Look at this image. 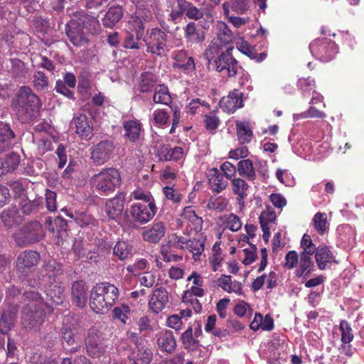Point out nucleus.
<instances>
[{"label":"nucleus","instance_id":"f257e3e1","mask_svg":"<svg viewBox=\"0 0 364 364\" xmlns=\"http://www.w3.org/2000/svg\"><path fill=\"white\" fill-rule=\"evenodd\" d=\"M23 306L21 316L22 328L27 331H38L46 319L45 309L52 313L53 307L44 301L43 297L36 291H25L22 296Z\"/></svg>","mask_w":364,"mask_h":364},{"label":"nucleus","instance_id":"f03ea898","mask_svg":"<svg viewBox=\"0 0 364 364\" xmlns=\"http://www.w3.org/2000/svg\"><path fill=\"white\" fill-rule=\"evenodd\" d=\"M71 20L65 25V33L70 42L81 47L88 42L87 33L97 34L101 30L98 19L85 11H76L71 14Z\"/></svg>","mask_w":364,"mask_h":364},{"label":"nucleus","instance_id":"7ed1b4c3","mask_svg":"<svg viewBox=\"0 0 364 364\" xmlns=\"http://www.w3.org/2000/svg\"><path fill=\"white\" fill-rule=\"evenodd\" d=\"M41 106V99L28 86H21L11 102V107L22 124H28L36 120Z\"/></svg>","mask_w":364,"mask_h":364},{"label":"nucleus","instance_id":"20e7f679","mask_svg":"<svg viewBox=\"0 0 364 364\" xmlns=\"http://www.w3.org/2000/svg\"><path fill=\"white\" fill-rule=\"evenodd\" d=\"M119 295L115 285L107 282L98 283L90 292V308L97 314H105L115 304Z\"/></svg>","mask_w":364,"mask_h":364},{"label":"nucleus","instance_id":"39448f33","mask_svg":"<svg viewBox=\"0 0 364 364\" xmlns=\"http://www.w3.org/2000/svg\"><path fill=\"white\" fill-rule=\"evenodd\" d=\"M90 184L93 191L99 195H111L122 184L121 173L115 168H104L90 178Z\"/></svg>","mask_w":364,"mask_h":364},{"label":"nucleus","instance_id":"423d86ee","mask_svg":"<svg viewBox=\"0 0 364 364\" xmlns=\"http://www.w3.org/2000/svg\"><path fill=\"white\" fill-rule=\"evenodd\" d=\"M159 25L161 28L154 27L146 29L143 36L146 52L156 57H162L165 55L168 43L167 33L170 32V26L165 20L159 21Z\"/></svg>","mask_w":364,"mask_h":364},{"label":"nucleus","instance_id":"0eeeda50","mask_svg":"<svg viewBox=\"0 0 364 364\" xmlns=\"http://www.w3.org/2000/svg\"><path fill=\"white\" fill-rule=\"evenodd\" d=\"M63 268L60 263L55 260L44 262L41 269L36 275L37 278L28 279L29 286L35 287L42 284H53L60 282V277L63 275Z\"/></svg>","mask_w":364,"mask_h":364},{"label":"nucleus","instance_id":"6e6552de","mask_svg":"<svg viewBox=\"0 0 364 364\" xmlns=\"http://www.w3.org/2000/svg\"><path fill=\"white\" fill-rule=\"evenodd\" d=\"M43 237V226L38 221H33L24 225L14 235L16 245L21 247L36 243Z\"/></svg>","mask_w":364,"mask_h":364},{"label":"nucleus","instance_id":"1a4fd4ad","mask_svg":"<svg viewBox=\"0 0 364 364\" xmlns=\"http://www.w3.org/2000/svg\"><path fill=\"white\" fill-rule=\"evenodd\" d=\"M312 55L321 62L327 63L336 57L338 53L336 43L328 38H316L309 45Z\"/></svg>","mask_w":364,"mask_h":364},{"label":"nucleus","instance_id":"9d476101","mask_svg":"<svg viewBox=\"0 0 364 364\" xmlns=\"http://www.w3.org/2000/svg\"><path fill=\"white\" fill-rule=\"evenodd\" d=\"M41 255L35 250H26L18 255L16 260V272L21 278L28 277L39 264Z\"/></svg>","mask_w":364,"mask_h":364},{"label":"nucleus","instance_id":"9b49d317","mask_svg":"<svg viewBox=\"0 0 364 364\" xmlns=\"http://www.w3.org/2000/svg\"><path fill=\"white\" fill-rule=\"evenodd\" d=\"M152 19V12L149 9L137 6L135 12L132 14L127 22L128 28L134 32L138 37H143L146 33V25Z\"/></svg>","mask_w":364,"mask_h":364},{"label":"nucleus","instance_id":"f8f14e48","mask_svg":"<svg viewBox=\"0 0 364 364\" xmlns=\"http://www.w3.org/2000/svg\"><path fill=\"white\" fill-rule=\"evenodd\" d=\"M114 148L112 141L102 140L91 147L90 160L95 166H102L112 158Z\"/></svg>","mask_w":364,"mask_h":364},{"label":"nucleus","instance_id":"ddd939ff","mask_svg":"<svg viewBox=\"0 0 364 364\" xmlns=\"http://www.w3.org/2000/svg\"><path fill=\"white\" fill-rule=\"evenodd\" d=\"M233 46L228 47L224 53H221L215 59V67L218 72L226 71L229 77H235L241 67L237 60L232 56Z\"/></svg>","mask_w":364,"mask_h":364},{"label":"nucleus","instance_id":"4468645a","mask_svg":"<svg viewBox=\"0 0 364 364\" xmlns=\"http://www.w3.org/2000/svg\"><path fill=\"white\" fill-rule=\"evenodd\" d=\"M85 344L87 353L92 358H100L106 351V346L102 342V333L95 327L89 329L87 336L85 338Z\"/></svg>","mask_w":364,"mask_h":364},{"label":"nucleus","instance_id":"2eb2a0df","mask_svg":"<svg viewBox=\"0 0 364 364\" xmlns=\"http://www.w3.org/2000/svg\"><path fill=\"white\" fill-rule=\"evenodd\" d=\"M157 208L155 203H144L138 202L131 206V215L139 223L144 224L150 221L156 215Z\"/></svg>","mask_w":364,"mask_h":364},{"label":"nucleus","instance_id":"dca6fc26","mask_svg":"<svg viewBox=\"0 0 364 364\" xmlns=\"http://www.w3.org/2000/svg\"><path fill=\"white\" fill-rule=\"evenodd\" d=\"M18 310V304L14 301H5V307L0 318V332L7 334L13 326Z\"/></svg>","mask_w":364,"mask_h":364},{"label":"nucleus","instance_id":"f3484780","mask_svg":"<svg viewBox=\"0 0 364 364\" xmlns=\"http://www.w3.org/2000/svg\"><path fill=\"white\" fill-rule=\"evenodd\" d=\"M125 193H118L114 198L107 199L105 202V211L109 220H117L124 210Z\"/></svg>","mask_w":364,"mask_h":364},{"label":"nucleus","instance_id":"a211bd4d","mask_svg":"<svg viewBox=\"0 0 364 364\" xmlns=\"http://www.w3.org/2000/svg\"><path fill=\"white\" fill-rule=\"evenodd\" d=\"M75 133L85 141H90L93 136V127L91 119L85 114H80L73 119Z\"/></svg>","mask_w":364,"mask_h":364},{"label":"nucleus","instance_id":"6ab92c4d","mask_svg":"<svg viewBox=\"0 0 364 364\" xmlns=\"http://www.w3.org/2000/svg\"><path fill=\"white\" fill-rule=\"evenodd\" d=\"M244 94L239 90L235 89L228 96L222 97L220 100V106L222 109L230 114L235 112L237 109L244 106Z\"/></svg>","mask_w":364,"mask_h":364},{"label":"nucleus","instance_id":"aec40b11","mask_svg":"<svg viewBox=\"0 0 364 364\" xmlns=\"http://www.w3.org/2000/svg\"><path fill=\"white\" fill-rule=\"evenodd\" d=\"M168 302L167 290L161 287L156 288L149 299V309L154 314H159L164 309Z\"/></svg>","mask_w":364,"mask_h":364},{"label":"nucleus","instance_id":"412c9836","mask_svg":"<svg viewBox=\"0 0 364 364\" xmlns=\"http://www.w3.org/2000/svg\"><path fill=\"white\" fill-rule=\"evenodd\" d=\"M172 59L175 60L173 67L183 71L192 72L196 69V64L192 56L188 55V51L185 49H180L173 51Z\"/></svg>","mask_w":364,"mask_h":364},{"label":"nucleus","instance_id":"4be33fe9","mask_svg":"<svg viewBox=\"0 0 364 364\" xmlns=\"http://www.w3.org/2000/svg\"><path fill=\"white\" fill-rule=\"evenodd\" d=\"M87 287L82 280L75 281L71 286L72 302L79 308H84L87 302Z\"/></svg>","mask_w":364,"mask_h":364},{"label":"nucleus","instance_id":"5701e85b","mask_svg":"<svg viewBox=\"0 0 364 364\" xmlns=\"http://www.w3.org/2000/svg\"><path fill=\"white\" fill-rule=\"evenodd\" d=\"M48 302L55 306L63 305L65 299V287L61 282L48 284L46 289Z\"/></svg>","mask_w":364,"mask_h":364},{"label":"nucleus","instance_id":"b1692460","mask_svg":"<svg viewBox=\"0 0 364 364\" xmlns=\"http://www.w3.org/2000/svg\"><path fill=\"white\" fill-rule=\"evenodd\" d=\"M208 180L210 188L213 193L222 192L228 185V179L216 168L208 171Z\"/></svg>","mask_w":364,"mask_h":364},{"label":"nucleus","instance_id":"393cba45","mask_svg":"<svg viewBox=\"0 0 364 364\" xmlns=\"http://www.w3.org/2000/svg\"><path fill=\"white\" fill-rule=\"evenodd\" d=\"M75 331V328L74 325L69 321V318L64 319L63 326L60 331V339L63 345L66 343L68 346H73L76 344ZM78 349L79 347L76 346L70 349V352L75 353Z\"/></svg>","mask_w":364,"mask_h":364},{"label":"nucleus","instance_id":"a878e982","mask_svg":"<svg viewBox=\"0 0 364 364\" xmlns=\"http://www.w3.org/2000/svg\"><path fill=\"white\" fill-rule=\"evenodd\" d=\"M159 348L168 353H172L176 348V341L171 331L166 330L156 335Z\"/></svg>","mask_w":364,"mask_h":364},{"label":"nucleus","instance_id":"bb28decb","mask_svg":"<svg viewBox=\"0 0 364 364\" xmlns=\"http://www.w3.org/2000/svg\"><path fill=\"white\" fill-rule=\"evenodd\" d=\"M67 215L73 218L76 224L82 228H97L98 220L93 215L85 211H75V213H68Z\"/></svg>","mask_w":364,"mask_h":364},{"label":"nucleus","instance_id":"cd10ccee","mask_svg":"<svg viewBox=\"0 0 364 364\" xmlns=\"http://www.w3.org/2000/svg\"><path fill=\"white\" fill-rule=\"evenodd\" d=\"M124 138L130 142L139 141L142 131V124L137 119H129L123 122Z\"/></svg>","mask_w":364,"mask_h":364},{"label":"nucleus","instance_id":"c85d7f7f","mask_svg":"<svg viewBox=\"0 0 364 364\" xmlns=\"http://www.w3.org/2000/svg\"><path fill=\"white\" fill-rule=\"evenodd\" d=\"M166 228L162 222L154 223L149 228L143 230L142 238L150 243H157L164 236Z\"/></svg>","mask_w":364,"mask_h":364},{"label":"nucleus","instance_id":"c756f323","mask_svg":"<svg viewBox=\"0 0 364 364\" xmlns=\"http://www.w3.org/2000/svg\"><path fill=\"white\" fill-rule=\"evenodd\" d=\"M158 81L159 77L155 73L150 71L143 72L139 79L138 90L142 93L150 92L159 85Z\"/></svg>","mask_w":364,"mask_h":364},{"label":"nucleus","instance_id":"7c9ffc66","mask_svg":"<svg viewBox=\"0 0 364 364\" xmlns=\"http://www.w3.org/2000/svg\"><path fill=\"white\" fill-rule=\"evenodd\" d=\"M184 38L188 43L198 44L205 39V33L197 28L196 23L191 21L183 28Z\"/></svg>","mask_w":364,"mask_h":364},{"label":"nucleus","instance_id":"2f4dec72","mask_svg":"<svg viewBox=\"0 0 364 364\" xmlns=\"http://www.w3.org/2000/svg\"><path fill=\"white\" fill-rule=\"evenodd\" d=\"M311 255L306 253L300 254L299 267L295 270L296 277L306 278L311 274L314 268V264L311 257Z\"/></svg>","mask_w":364,"mask_h":364},{"label":"nucleus","instance_id":"473e14b6","mask_svg":"<svg viewBox=\"0 0 364 364\" xmlns=\"http://www.w3.org/2000/svg\"><path fill=\"white\" fill-rule=\"evenodd\" d=\"M152 352L151 349L146 347H138L129 356L130 364H149L152 360Z\"/></svg>","mask_w":364,"mask_h":364},{"label":"nucleus","instance_id":"72a5a7b5","mask_svg":"<svg viewBox=\"0 0 364 364\" xmlns=\"http://www.w3.org/2000/svg\"><path fill=\"white\" fill-rule=\"evenodd\" d=\"M160 161H178L183 156V149L180 146L171 148L168 145L163 146L158 151Z\"/></svg>","mask_w":364,"mask_h":364},{"label":"nucleus","instance_id":"f704fd0d","mask_svg":"<svg viewBox=\"0 0 364 364\" xmlns=\"http://www.w3.org/2000/svg\"><path fill=\"white\" fill-rule=\"evenodd\" d=\"M124 9L121 6H111L107 11L102 23L106 28H113L122 18Z\"/></svg>","mask_w":364,"mask_h":364},{"label":"nucleus","instance_id":"c9c22d12","mask_svg":"<svg viewBox=\"0 0 364 364\" xmlns=\"http://www.w3.org/2000/svg\"><path fill=\"white\" fill-rule=\"evenodd\" d=\"M222 8L225 16H228L230 9L237 14H244L249 9L248 0H230L223 4Z\"/></svg>","mask_w":364,"mask_h":364},{"label":"nucleus","instance_id":"e433bc0d","mask_svg":"<svg viewBox=\"0 0 364 364\" xmlns=\"http://www.w3.org/2000/svg\"><path fill=\"white\" fill-rule=\"evenodd\" d=\"M14 132L7 124L0 123V154L11 147Z\"/></svg>","mask_w":364,"mask_h":364},{"label":"nucleus","instance_id":"4c0bfd02","mask_svg":"<svg viewBox=\"0 0 364 364\" xmlns=\"http://www.w3.org/2000/svg\"><path fill=\"white\" fill-rule=\"evenodd\" d=\"M217 37L213 40L224 46L225 49L232 46V33L228 25L225 23H220L218 25Z\"/></svg>","mask_w":364,"mask_h":364},{"label":"nucleus","instance_id":"58836bf2","mask_svg":"<svg viewBox=\"0 0 364 364\" xmlns=\"http://www.w3.org/2000/svg\"><path fill=\"white\" fill-rule=\"evenodd\" d=\"M237 136L240 144H249L253 137V133L249 122L237 121L235 123Z\"/></svg>","mask_w":364,"mask_h":364},{"label":"nucleus","instance_id":"ea45409f","mask_svg":"<svg viewBox=\"0 0 364 364\" xmlns=\"http://www.w3.org/2000/svg\"><path fill=\"white\" fill-rule=\"evenodd\" d=\"M333 257V254L326 246H319L315 251L316 262L321 270L326 268L327 264L331 262Z\"/></svg>","mask_w":364,"mask_h":364},{"label":"nucleus","instance_id":"a19ab883","mask_svg":"<svg viewBox=\"0 0 364 364\" xmlns=\"http://www.w3.org/2000/svg\"><path fill=\"white\" fill-rule=\"evenodd\" d=\"M237 171L241 177L248 181H254L256 179V172L252 160L242 159L237 163Z\"/></svg>","mask_w":364,"mask_h":364},{"label":"nucleus","instance_id":"79ce46f5","mask_svg":"<svg viewBox=\"0 0 364 364\" xmlns=\"http://www.w3.org/2000/svg\"><path fill=\"white\" fill-rule=\"evenodd\" d=\"M133 246L125 241H118L113 247L114 256L124 261L132 257Z\"/></svg>","mask_w":364,"mask_h":364},{"label":"nucleus","instance_id":"37998d69","mask_svg":"<svg viewBox=\"0 0 364 364\" xmlns=\"http://www.w3.org/2000/svg\"><path fill=\"white\" fill-rule=\"evenodd\" d=\"M153 101L156 104L170 106L172 104V97L168 88L165 85H158L154 90Z\"/></svg>","mask_w":364,"mask_h":364},{"label":"nucleus","instance_id":"c03bdc74","mask_svg":"<svg viewBox=\"0 0 364 364\" xmlns=\"http://www.w3.org/2000/svg\"><path fill=\"white\" fill-rule=\"evenodd\" d=\"M232 192L237 195V200L240 203H244V199L247 197V191L249 185L246 181L240 178H234L231 180Z\"/></svg>","mask_w":364,"mask_h":364},{"label":"nucleus","instance_id":"a18cd8bd","mask_svg":"<svg viewBox=\"0 0 364 364\" xmlns=\"http://www.w3.org/2000/svg\"><path fill=\"white\" fill-rule=\"evenodd\" d=\"M9 72L13 77L21 79L26 76L28 68L23 61L18 58H14L9 60Z\"/></svg>","mask_w":364,"mask_h":364},{"label":"nucleus","instance_id":"49530a36","mask_svg":"<svg viewBox=\"0 0 364 364\" xmlns=\"http://www.w3.org/2000/svg\"><path fill=\"white\" fill-rule=\"evenodd\" d=\"M1 219L8 228H11L21 221V216L16 208H9L3 211L1 214Z\"/></svg>","mask_w":364,"mask_h":364},{"label":"nucleus","instance_id":"de8ad7c7","mask_svg":"<svg viewBox=\"0 0 364 364\" xmlns=\"http://www.w3.org/2000/svg\"><path fill=\"white\" fill-rule=\"evenodd\" d=\"M225 48L220 44L212 40L204 51L203 56L208 63L213 61L215 63V59L220 55L221 53H224Z\"/></svg>","mask_w":364,"mask_h":364},{"label":"nucleus","instance_id":"09e8293b","mask_svg":"<svg viewBox=\"0 0 364 364\" xmlns=\"http://www.w3.org/2000/svg\"><path fill=\"white\" fill-rule=\"evenodd\" d=\"M219 286L225 291L240 294L241 284L237 282H232L230 275L223 274L218 279Z\"/></svg>","mask_w":364,"mask_h":364},{"label":"nucleus","instance_id":"8fccbe9b","mask_svg":"<svg viewBox=\"0 0 364 364\" xmlns=\"http://www.w3.org/2000/svg\"><path fill=\"white\" fill-rule=\"evenodd\" d=\"M33 86L38 92L48 91L49 87L48 76L43 71H36L33 76Z\"/></svg>","mask_w":364,"mask_h":364},{"label":"nucleus","instance_id":"3c124183","mask_svg":"<svg viewBox=\"0 0 364 364\" xmlns=\"http://www.w3.org/2000/svg\"><path fill=\"white\" fill-rule=\"evenodd\" d=\"M41 205V200L40 199L31 200L27 198L23 199L19 204L22 213L27 215L37 213Z\"/></svg>","mask_w":364,"mask_h":364},{"label":"nucleus","instance_id":"603ef678","mask_svg":"<svg viewBox=\"0 0 364 364\" xmlns=\"http://www.w3.org/2000/svg\"><path fill=\"white\" fill-rule=\"evenodd\" d=\"M141 39L143 40V37H138L137 35H134V32L129 30L123 40L122 46L125 49L139 50L141 48V44L139 42Z\"/></svg>","mask_w":364,"mask_h":364},{"label":"nucleus","instance_id":"864d4df0","mask_svg":"<svg viewBox=\"0 0 364 364\" xmlns=\"http://www.w3.org/2000/svg\"><path fill=\"white\" fill-rule=\"evenodd\" d=\"M176 6L173 7L169 14L168 21H171L173 23L176 24L179 22V19L186 11V0H176Z\"/></svg>","mask_w":364,"mask_h":364},{"label":"nucleus","instance_id":"5fc2aeb1","mask_svg":"<svg viewBox=\"0 0 364 364\" xmlns=\"http://www.w3.org/2000/svg\"><path fill=\"white\" fill-rule=\"evenodd\" d=\"M228 204V200L223 196H211L207 203L208 210H215L218 213L223 212Z\"/></svg>","mask_w":364,"mask_h":364},{"label":"nucleus","instance_id":"6e6d98bb","mask_svg":"<svg viewBox=\"0 0 364 364\" xmlns=\"http://www.w3.org/2000/svg\"><path fill=\"white\" fill-rule=\"evenodd\" d=\"M221 220L226 228H228L232 232H237L240 230L242 223L240 218L234 213L224 215Z\"/></svg>","mask_w":364,"mask_h":364},{"label":"nucleus","instance_id":"4d7b16f0","mask_svg":"<svg viewBox=\"0 0 364 364\" xmlns=\"http://www.w3.org/2000/svg\"><path fill=\"white\" fill-rule=\"evenodd\" d=\"M1 159L8 173L14 171L18 168L21 161L20 156L15 152H11L1 157Z\"/></svg>","mask_w":364,"mask_h":364},{"label":"nucleus","instance_id":"13d9d810","mask_svg":"<svg viewBox=\"0 0 364 364\" xmlns=\"http://www.w3.org/2000/svg\"><path fill=\"white\" fill-rule=\"evenodd\" d=\"M313 223L317 232L321 235H324L328 229L326 214L325 213H316L314 216Z\"/></svg>","mask_w":364,"mask_h":364},{"label":"nucleus","instance_id":"bf43d9fd","mask_svg":"<svg viewBox=\"0 0 364 364\" xmlns=\"http://www.w3.org/2000/svg\"><path fill=\"white\" fill-rule=\"evenodd\" d=\"M185 250H189L193 254L194 260H198L204 251V245L200 239H190L188 245Z\"/></svg>","mask_w":364,"mask_h":364},{"label":"nucleus","instance_id":"052dcab7","mask_svg":"<svg viewBox=\"0 0 364 364\" xmlns=\"http://www.w3.org/2000/svg\"><path fill=\"white\" fill-rule=\"evenodd\" d=\"M181 341L186 349H193L198 345V341L193 337L192 327H188L182 333Z\"/></svg>","mask_w":364,"mask_h":364},{"label":"nucleus","instance_id":"680f3d73","mask_svg":"<svg viewBox=\"0 0 364 364\" xmlns=\"http://www.w3.org/2000/svg\"><path fill=\"white\" fill-rule=\"evenodd\" d=\"M326 117V114L323 112L320 111L318 109H316L315 107L311 105L306 111L298 114L294 116V119H306V118H319V119H323Z\"/></svg>","mask_w":364,"mask_h":364},{"label":"nucleus","instance_id":"e2e57ef3","mask_svg":"<svg viewBox=\"0 0 364 364\" xmlns=\"http://www.w3.org/2000/svg\"><path fill=\"white\" fill-rule=\"evenodd\" d=\"M340 330L341 332V341L344 344L350 343L353 339V334L350 323L346 320L340 322Z\"/></svg>","mask_w":364,"mask_h":364},{"label":"nucleus","instance_id":"0e129e2a","mask_svg":"<svg viewBox=\"0 0 364 364\" xmlns=\"http://www.w3.org/2000/svg\"><path fill=\"white\" fill-rule=\"evenodd\" d=\"M113 317L119 319L122 323L126 324L129 319L130 308L129 306L122 304L113 309Z\"/></svg>","mask_w":364,"mask_h":364},{"label":"nucleus","instance_id":"69168bd1","mask_svg":"<svg viewBox=\"0 0 364 364\" xmlns=\"http://www.w3.org/2000/svg\"><path fill=\"white\" fill-rule=\"evenodd\" d=\"M149 268V262L147 259L141 258L137 259L134 264H129L127 267V271L134 275H138L141 271Z\"/></svg>","mask_w":364,"mask_h":364},{"label":"nucleus","instance_id":"338daca9","mask_svg":"<svg viewBox=\"0 0 364 364\" xmlns=\"http://www.w3.org/2000/svg\"><path fill=\"white\" fill-rule=\"evenodd\" d=\"M154 124L163 127L166 125L169 119V114L165 109H156L153 112Z\"/></svg>","mask_w":364,"mask_h":364},{"label":"nucleus","instance_id":"774afa93","mask_svg":"<svg viewBox=\"0 0 364 364\" xmlns=\"http://www.w3.org/2000/svg\"><path fill=\"white\" fill-rule=\"evenodd\" d=\"M276 218L275 211L267 206L266 210H263L259 217L260 226L263 225L269 226V223H274L276 220Z\"/></svg>","mask_w":364,"mask_h":364}]
</instances>
